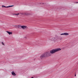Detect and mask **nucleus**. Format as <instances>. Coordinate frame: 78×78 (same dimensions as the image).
I'll return each instance as SVG.
<instances>
[{
    "instance_id": "nucleus-6",
    "label": "nucleus",
    "mask_w": 78,
    "mask_h": 78,
    "mask_svg": "<svg viewBox=\"0 0 78 78\" xmlns=\"http://www.w3.org/2000/svg\"><path fill=\"white\" fill-rule=\"evenodd\" d=\"M69 34L68 33H64L63 34H60V35H65V36H67L69 35Z\"/></svg>"
},
{
    "instance_id": "nucleus-1",
    "label": "nucleus",
    "mask_w": 78,
    "mask_h": 78,
    "mask_svg": "<svg viewBox=\"0 0 78 78\" xmlns=\"http://www.w3.org/2000/svg\"><path fill=\"white\" fill-rule=\"evenodd\" d=\"M51 56V54L50 53V52H46L40 56V58L41 59H42L44 58L48 57V56Z\"/></svg>"
},
{
    "instance_id": "nucleus-10",
    "label": "nucleus",
    "mask_w": 78,
    "mask_h": 78,
    "mask_svg": "<svg viewBox=\"0 0 78 78\" xmlns=\"http://www.w3.org/2000/svg\"><path fill=\"white\" fill-rule=\"evenodd\" d=\"M2 8H8V6H5V5H2Z\"/></svg>"
},
{
    "instance_id": "nucleus-3",
    "label": "nucleus",
    "mask_w": 78,
    "mask_h": 78,
    "mask_svg": "<svg viewBox=\"0 0 78 78\" xmlns=\"http://www.w3.org/2000/svg\"><path fill=\"white\" fill-rule=\"evenodd\" d=\"M60 50H61V49L60 48L54 49L50 51V54H53V53H56L58 51H60Z\"/></svg>"
},
{
    "instance_id": "nucleus-2",
    "label": "nucleus",
    "mask_w": 78,
    "mask_h": 78,
    "mask_svg": "<svg viewBox=\"0 0 78 78\" xmlns=\"http://www.w3.org/2000/svg\"><path fill=\"white\" fill-rule=\"evenodd\" d=\"M51 56V54L50 53V52H46L40 56V58L41 59H42L44 58L48 57V56Z\"/></svg>"
},
{
    "instance_id": "nucleus-17",
    "label": "nucleus",
    "mask_w": 78,
    "mask_h": 78,
    "mask_svg": "<svg viewBox=\"0 0 78 78\" xmlns=\"http://www.w3.org/2000/svg\"><path fill=\"white\" fill-rule=\"evenodd\" d=\"M75 3H78V2H75Z\"/></svg>"
},
{
    "instance_id": "nucleus-4",
    "label": "nucleus",
    "mask_w": 78,
    "mask_h": 78,
    "mask_svg": "<svg viewBox=\"0 0 78 78\" xmlns=\"http://www.w3.org/2000/svg\"><path fill=\"white\" fill-rule=\"evenodd\" d=\"M57 39H58L57 38V37H55L52 38L51 40L52 41H54V42H55L56 41H57Z\"/></svg>"
},
{
    "instance_id": "nucleus-18",
    "label": "nucleus",
    "mask_w": 78,
    "mask_h": 78,
    "mask_svg": "<svg viewBox=\"0 0 78 78\" xmlns=\"http://www.w3.org/2000/svg\"><path fill=\"white\" fill-rule=\"evenodd\" d=\"M75 76H76V74L75 75Z\"/></svg>"
},
{
    "instance_id": "nucleus-12",
    "label": "nucleus",
    "mask_w": 78,
    "mask_h": 78,
    "mask_svg": "<svg viewBox=\"0 0 78 78\" xmlns=\"http://www.w3.org/2000/svg\"><path fill=\"white\" fill-rule=\"evenodd\" d=\"M7 6L8 8H10V7H12V6H14V5H10Z\"/></svg>"
},
{
    "instance_id": "nucleus-9",
    "label": "nucleus",
    "mask_w": 78,
    "mask_h": 78,
    "mask_svg": "<svg viewBox=\"0 0 78 78\" xmlns=\"http://www.w3.org/2000/svg\"><path fill=\"white\" fill-rule=\"evenodd\" d=\"M12 75H13L14 76H16V73H14V72L13 71L12 72Z\"/></svg>"
},
{
    "instance_id": "nucleus-7",
    "label": "nucleus",
    "mask_w": 78,
    "mask_h": 78,
    "mask_svg": "<svg viewBox=\"0 0 78 78\" xmlns=\"http://www.w3.org/2000/svg\"><path fill=\"white\" fill-rule=\"evenodd\" d=\"M6 32L7 33H8V34H9V35L12 34V32H9L8 31H6Z\"/></svg>"
},
{
    "instance_id": "nucleus-15",
    "label": "nucleus",
    "mask_w": 78,
    "mask_h": 78,
    "mask_svg": "<svg viewBox=\"0 0 78 78\" xmlns=\"http://www.w3.org/2000/svg\"><path fill=\"white\" fill-rule=\"evenodd\" d=\"M24 14H25V15H28V13H24Z\"/></svg>"
},
{
    "instance_id": "nucleus-11",
    "label": "nucleus",
    "mask_w": 78,
    "mask_h": 78,
    "mask_svg": "<svg viewBox=\"0 0 78 78\" xmlns=\"http://www.w3.org/2000/svg\"><path fill=\"white\" fill-rule=\"evenodd\" d=\"M58 39L60 40H62V37H59L58 38Z\"/></svg>"
},
{
    "instance_id": "nucleus-14",
    "label": "nucleus",
    "mask_w": 78,
    "mask_h": 78,
    "mask_svg": "<svg viewBox=\"0 0 78 78\" xmlns=\"http://www.w3.org/2000/svg\"><path fill=\"white\" fill-rule=\"evenodd\" d=\"M27 38L28 37L27 36H25L24 37V38H25V39H27Z\"/></svg>"
},
{
    "instance_id": "nucleus-13",
    "label": "nucleus",
    "mask_w": 78,
    "mask_h": 78,
    "mask_svg": "<svg viewBox=\"0 0 78 78\" xmlns=\"http://www.w3.org/2000/svg\"><path fill=\"white\" fill-rule=\"evenodd\" d=\"M14 15H16V16H18V15H19V13L15 14H14Z\"/></svg>"
},
{
    "instance_id": "nucleus-16",
    "label": "nucleus",
    "mask_w": 78,
    "mask_h": 78,
    "mask_svg": "<svg viewBox=\"0 0 78 78\" xmlns=\"http://www.w3.org/2000/svg\"><path fill=\"white\" fill-rule=\"evenodd\" d=\"M2 45H5V44H3V42H2Z\"/></svg>"
},
{
    "instance_id": "nucleus-5",
    "label": "nucleus",
    "mask_w": 78,
    "mask_h": 78,
    "mask_svg": "<svg viewBox=\"0 0 78 78\" xmlns=\"http://www.w3.org/2000/svg\"><path fill=\"white\" fill-rule=\"evenodd\" d=\"M21 28L23 30H27V29H28V27L25 26H21Z\"/></svg>"
},
{
    "instance_id": "nucleus-8",
    "label": "nucleus",
    "mask_w": 78,
    "mask_h": 78,
    "mask_svg": "<svg viewBox=\"0 0 78 78\" xmlns=\"http://www.w3.org/2000/svg\"><path fill=\"white\" fill-rule=\"evenodd\" d=\"M16 26V28H21L22 26L20 25H19L18 26Z\"/></svg>"
}]
</instances>
